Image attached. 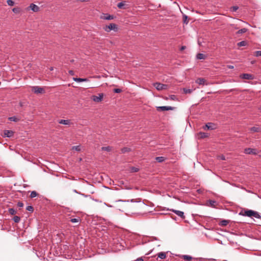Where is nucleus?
I'll list each match as a JSON object with an SVG mask.
<instances>
[{"label": "nucleus", "instance_id": "nucleus-1", "mask_svg": "<svg viewBox=\"0 0 261 261\" xmlns=\"http://www.w3.org/2000/svg\"><path fill=\"white\" fill-rule=\"evenodd\" d=\"M239 215H242L244 216H247V217H249L253 216L256 218H260V215H259V214L257 212H255L253 210H248L245 211L244 213L243 212H241L239 213Z\"/></svg>", "mask_w": 261, "mask_h": 261}, {"label": "nucleus", "instance_id": "nucleus-2", "mask_svg": "<svg viewBox=\"0 0 261 261\" xmlns=\"http://www.w3.org/2000/svg\"><path fill=\"white\" fill-rule=\"evenodd\" d=\"M153 86L156 89L159 91L167 89L168 87L167 85L161 84L160 83H155L153 84Z\"/></svg>", "mask_w": 261, "mask_h": 261}, {"label": "nucleus", "instance_id": "nucleus-3", "mask_svg": "<svg viewBox=\"0 0 261 261\" xmlns=\"http://www.w3.org/2000/svg\"><path fill=\"white\" fill-rule=\"evenodd\" d=\"M103 97V93H99L98 96L93 95L91 97L92 100L96 102H100L102 101Z\"/></svg>", "mask_w": 261, "mask_h": 261}, {"label": "nucleus", "instance_id": "nucleus-4", "mask_svg": "<svg viewBox=\"0 0 261 261\" xmlns=\"http://www.w3.org/2000/svg\"><path fill=\"white\" fill-rule=\"evenodd\" d=\"M244 153L247 154H254L256 155L257 153V151L256 149L251 148H246L244 149Z\"/></svg>", "mask_w": 261, "mask_h": 261}, {"label": "nucleus", "instance_id": "nucleus-5", "mask_svg": "<svg viewBox=\"0 0 261 261\" xmlns=\"http://www.w3.org/2000/svg\"><path fill=\"white\" fill-rule=\"evenodd\" d=\"M32 91L36 94L42 93L44 92V89L39 86H34L32 87Z\"/></svg>", "mask_w": 261, "mask_h": 261}, {"label": "nucleus", "instance_id": "nucleus-6", "mask_svg": "<svg viewBox=\"0 0 261 261\" xmlns=\"http://www.w3.org/2000/svg\"><path fill=\"white\" fill-rule=\"evenodd\" d=\"M174 109V107L170 106H161L157 107V110L158 111H169V110H173Z\"/></svg>", "mask_w": 261, "mask_h": 261}, {"label": "nucleus", "instance_id": "nucleus-7", "mask_svg": "<svg viewBox=\"0 0 261 261\" xmlns=\"http://www.w3.org/2000/svg\"><path fill=\"white\" fill-rule=\"evenodd\" d=\"M241 78L246 80H252L253 75L248 73H243L240 75Z\"/></svg>", "mask_w": 261, "mask_h": 261}, {"label": "nucleus", "instance_id": "nucleus-8", "mask_svg": "<svg viewBox=\"0 0 261 261\" xmlns=\"http://www.w3.org/2000/svg\"><path fill=\"white\" fill-rule=\"evenodd\" d=\"M14 134V132L12 130H5L4 132V137H11L13 136Z\"/></svg>", "mask_w": 261, "mask_h": 261}, {"label": "nucleus", "instance_id": "nucleus-9", "mask_svg": "<svg viewBox=\"0 0 261 261\" xmlns=\"http://www.w3.org/2000/svg\"><path fill=\"white\" fill-rule=\"evenodd\" d=\"M28 9H31L33 12H37L39 10V7L34 4H31Z\"/></svg>", "mask_w": 261, "mask_h": 261}, {"label": "nucleus", "instance_id": "nucleus-10", "mask_svg": "<svg viewBox=\"0 0 261 261\" xmlns=\"http://www.w3.org/2000/svg\"><path fill=\"white\" fill-rule=\"evenodd\" d=\"M116 28V25L114 23H110L109 25H107L105 28V31L107 32H110L112 30H114Z\"/></svg>", "mask_w": 261, "mask_h": 261}, {"label": "nucleus", "instance_id": "nucleus-11", "mask_svg": "<svg viewBox=\"0 0 261 261\" xmlns=\"http://www.w3.org/2000/svg\"><path fill=\"white\" fill-rule=\"evenodd\" d=\"M172 211L180 218L182 219L185 218V217L184 215V213L183 212L175 210H172Z\"/></svg>", "mask_w": 261, "mask_h": 261}, {"label": "nucleus", "instance_id": "nucleus-12", "mask_svg": "<svg viewBox=\"0 0 261 261\" xmlns=\"http://www.w3.org/2000/svg\"><path fill=\"white\" fill-rule=\"evenodd\" d=\"M59 123L62 124L64 125H70L71 124L70 120H64L61 119L58 121Z\"/></svg>", "mask_w": 261, "mask_h": 261}, {"label": "nucleus", "instance_id": "nucleus-13", "mask_svg": "<svg viewBox=\"0 0 261 261\" xmlns=\"http://www.w3.org/2000/svg\"><path fill=\"white\" fill-rule=\"evenodd\" d=\"M196 83L199 84V85H204L205 84V80L203 78H198L197 79L196 81Z\"/></svg>", "mask_w": 261, "mask_h": 261}, {"label": "nucleus", "instance_id": "nucleus-14", "mask_svg": "<svg viewBox=\"0 0 261 261\" xmlns=\"http://www.w3.org/2000/svg\"><path fill=\"white\" fill-rule=\"evenodd\" d=\"M73 80L74 81L77 82H87L89 81L88 79H86V78L82 79V78L73 77Z\"/></svg>", "mask_w": 261, "mask_h": 261}, {"label": "nucleus", "instance_id": "nucleus-15", "mask_svg": "<svg viewBox=\"0 0 261 261\" xmlns=\"http://www.w3.org/2000/svg\"><path fill=\"white\" fill-rule=\"evenodd\" d=\"M203 128L205 129L207 128V129H211L212 130L214 129V127H213V124L211 123H208L205 124V125L203 127Z\"/></svg>", "mask_w": 261, "mask_h": 261}, {"label": "nucleus", "instance_id": "nucleus-16", "mask_svg": "<svg viewBox=\"0 0 261 261\" xmlns=\"http://www.w3.org/2000/svg\"><path fill=\"white\" fill-rule=\"evenodd\" d=\"M158 257L161 259H165L166 257V254L164 252H161L157 254Z\"/></svg>", "mask_w": 261, "mask_h": 261}, {"label": "nucleus", "instance_id": "nucleus-17", "mask_svg": "<svg viewBox=\"0 0 261 261\" xmlns=\"http://www.w3.org/2000/svg\"><path fill=\"white\" fill-rule=\"evenodd\" d=\"M180 257L185 260H191L192 259L191 256L188 255H182Z\"/></svg>", "mask_w": 261, "mask_h": 261}, {"label": "nucleus", "instance_id": "nucleus-18", "mask_svg": "<svg viewBox=\"0 0 261 261\" xmlns=\"http://www.w3.org/2000/svg\"><path fill=\"white\" fill-rule=\"evenodd\" d=\"M229 223L228 220H223L219 222V225L224 226H226Z\"/></svg>", "mask_w": 261, "mask_h": 261}, {"label": "nucleus", "instance_id": "nucleus-19", "mask_svg": "<svg viewBox=\"0 0 261 261\" xmlns=\"http://www.w3.org/2000/svg\"><path fill=\"white\" fill-rule=\"evenodd\" d=\"M197 58L199 60L205 59L206 56L203 54L199 53L197 55Z\"/></svg>", "mask_w": 261, "mask_h": 261}, {"label": "nucleus", "instance_id": "nucleus-20", "mask_svg": "<svg viewBox=\"0 0 261 261\" xmlns=\"http://www.w3.org/2000/svg\"><path fill=\"white\" fill-rule=\"evenodd\" d=\"M165 158L163 156H158L155 158V160L159 163H162L164 162Z\"/></svg>", "mask_w": 261, "mask_h": 261}, {"label": "nucleus", "instance_id": "nucleus-21", "mask_svg": "<svg viewBox=\"0 0 261 261\" xmlns=\"http://www.w3.org/2000/svg\"><path fill=\"white\" fill-rule=\"evenodd\" d=\"M8 212L12 215H15L16 213V211L13 208H9Z\"/></svg>", "mask_w": 261, "mask_h": 261}, {"label": "nucleus", "instance_id": "nucleus-22", "mask_svg": "<svg viewBox=\"0 0 261 261\" xmlns=\"http://www.w3.org/2000/svg\"><path fill=\"white\" fill-rule=\"evenodd\" d=\"M184 92L185 94H190L192 92L193 90L190 89L184 88L183 89Z\"/></svg>", "mask_w": 261, "mask_h": 261}, {"label": "nucleus", "instance_id": "nucleus-23", "mask_svg": "<svg viewBox=\"0 0 261 261\" xmlns=\"http://www.w3.org/2000/svg\"><path fill=\"white\" fill-rule=\"evenodd\" d=\"M247 31V29H246V28H243V29H242L239 30L238 31L237 34H240L245 33H246Z\"/></svg>", "mask_w": 261, "mask_h": 261}, {"label": "nucleus", "instance_id": "nucleus-24", "mask_svg": "<svg viewBox=\"0 0 261 261\" xmlns=\"http://www.w3.org/2000/svg\"><path fill=\"white\" fill-rule=\"evenodd\" d=\"M199 134L200 138H206L208 136V135L207 133H203V132H200Z\"/></svg>", "mask_w": 261, "mask_h": 261}, {"label": "nucleus", "instance_id": "nucleus-25", "mask_svg": "<svg viewBox=\"0 0 261 261\" xmlns=\"http://www.w3.org/2000/svg\"><path fill=\"white\" fill-rule=\"evenodd\" d=\"M260 128L258 127H252L250 128V130L253 132H258Z\"/></svg>", "mask_w": 261, "mask_h": 261}, {"label": "nucleus", "instance_id": "nucleus-26", "mask_svg": "<svg viewBox=\"0 0 261 261\" xmlns=\"http://www.w3.org/2000/svg\"><path fill=\"white\" fill-rule=\"evenodd\" d=\"M124 5H125V3L123 2H120V3L118 4L117 7L119 9H123V8H124Z\"/></svg>", "mask_w": 261, "mask_h": 261}, {"label": "nucleus", "instance_id": "nucleus-27", "mask_svg": "<svg viewBox=\"0 0 261 261\" xmlns=\"http://www.w3.org/2000/svg\"><path fill=\"white\" fill-rule=\"evenodd\" d=\"M37 195H38V194L36 191H32L31 193V194H30V197L32 198H34V197H36L37 196Z\"/></svg>", "mask_w": 261, "mask_h": 261}, {"label": "nucleus", "instance_id": "nucleus-28", "mask_svg": "<svg viewBox=\"0 0 261 261\" xmlns=\"http://www.w3.org/2000/svg\"><path fill=\"white\" fill-rule=\"evenodd\" d=\"M13 220L15 223H18L20 221V218L17 216H15L13 217Z\"/></svg>", "mask_w": 261, "mask_h": 261}, {"label": "nucleus", "instance_id": "nucleus-29", "mask_svg": "<svg viewBox=\"0 0 261 261\" xmlns=\"http://www.w3.org/2000/svg\"><path fill=\"white\" fill-rule=\"evenodd\" d=\"M247 44V42L245 41H241L239 43H238V46H245Z\"/></svg>", "mask_w": 261, "mask_h": 261}, {"label": "nucleus", "instance_id": "nucleus-30", "mask_svg": "<svg viewBox=\"0 0 261 261\" xmlns=\"http://www.w3.org/2000/svg\"><path fill=\"white\" fill-rule=\"evenodd\" d=\"M72 150H75L76 151H79L81 150V146L77 145V146H74L72 147Z\"/></svg>", "mask_w": 261, "mask_h": 261}, {"label": "nucleus", "instance_id": "nucleus-31", "mask_svg": "<svg viewBox=\"0 0 261 261\" xmlns=\"http://www.w3.org/2000/svg\"><path fill=\"white\" fill-rule=\"evenodd\" d=\"M101 150L107 151H110L111 150V147L110 146L102 147L101 148Z\"/></svg>", "mask_w": 261, "mask_h": 261}, {"label": "nucleus", "instance_id": "nucleus-32", "mask_svg": "<svg viewBox=\"0 0 261 261\" xmlns=\"http://www.w3.org/2000/svg\"><path fill=\"white\" fill-rule=\"evenodd\" d=\"M169 99H171V100H177V97L174 95H171L169 96ZM166 99H168V98H166Z\"/></svg>", "mask_w": 261, "mask_h": 261}, {"label": "nucleus", "instance_id": "nucleus-33", "mask_svg": "<svg viewBox=\"0 0 261 261\" xmlns=\"http://www.w3.org/2000/svg\"><path fill=\"white\" fill-rule=\"evenodd\" d=\"M102 18L106 20H111L113 18V17L112 15H108L106 16H104Z\"/></svg>", "mask_w": 261, "mask_h": 261}, {"label": "nucleus", "instance_id": "nucleus-34", "mask_svg": "<svg viewBox=\"0 0 261 261\" xmlns=\"http://www.w3.org/2000/svg\"><path fill=\"white\" fill-rule=\"evenodd\" d=\"M12 11L15 13H18L20 12V9L19 8H14Z\"/></svg>", "mask_w": 261, "mask_h": 261}, {"label": "nucleus", "instance_id": "nucleus-35", "mask_svg": "<svg viewBox=\"0 0 261 261\" xmlns=\"http://www.w3.org/2000/svg\"><path fill=\"white\" fill-rule=\"evenodd\" d=\"M7 3L10 6H12L14 5V2L12 0H7Z\"/></svg>", "mask_w": 261, "mask_h": 261}, {"label": "nucleus", "instance_id": "nucleus-36", "mask_svg": "<svg viewBox=\"0 0 261 261\" xmlns=\"http://www.w3.org/2000/svg\"><path fill=\"white\" fill-rule=\"evenodd\" d=\"M9 119L11 121L16 122L18 120V118L15 116L11 117L9 118Z\"/></svg>", "mask_w": 261, "mask_h": 261}, {"label": "nucleus", "instance_id": "nucleus-37", "mask_svg": "<svg viewBox=\"0 0 261 261\" xmlns=\"http://www.w3.org/2000/svg\"><path fill=\"white\" fill-rule=\"evenodd\" d=\"M79 218H72L71 219L70 221L72 223H77L79 222Z\"/></svg>", "mask_w": 261, "mask_h": 261}, {"label": "nucleus", "instance_id": "nucleus-38", "mask_svg": "<svg viewBox=\"0 0 261 261\" xmlns=\"http://www.w3.org/2000/svg\"><path fill=\"white\" fill-rule=\"evenodd\" d=\"M183 18H184V22L187 24L188 23V21H187L188 16L186 15H183Z\"/></svg>", "mask_w": 261, "mask_h": 261}, {"label": "nucleus", "instance_id": "nucleus-39", "mask_svg": "<svg viewBox=\"0 0 261 261\" xmlns=\"http://www.w3.org/2000/svg\"><path fill=\"white\" fill-rule=\"evenodd\" d=\"M26 210L28 211L33 212L34 209L32 206L29 205L27 207Z\"/></svg>", "mask_w": 261, "mask_h": 261}, {"label": "nucleus", "instance_id": "nucleus-40", "mask_svg": "<svg viewBox=\"0 0 261 261\" xmlns=\"http://www.w3.org/2000/svg\"><path fill=\"white\" fill-rule=\"evenodd\" d=\"M121 151H122V152L123 153H125L126 152L129 151V148H126V147H124V148L122 149Z\"/></svg>", "mask_w": 261, "mask_h": 261}, {"label": "nucleus", "instance_id": "nucleus-41", "mask_svg": "<svg viewBox=\"0 0 261 261\" xmlns=\"http://www.w3.org/2000/svg\"><path fill=\"white\" fill-rule=\"evenodd\" d=\"M255 56L256 57L261 56V51H256L255 52Z\"/></svg>", "mask_w": 261, "mask_h": 261}, {"label": "nucleus", "instance_id": "nucleus-42", "mask_svg": "<svg viewBox=\"0 0 261 261\" xmlns=\"http://www.w3.org/2000/svg\"><path fill=\"white\" fill-rule=\"evenodd\" d=\"M231 9L232 11L236 12L238 9V7L233 6Z\"/></svg>", "mask_w": 261, "mask_h": 261}, {"label": "nucleus", "instance_id": "nucleus-43", "mask_svg": "<svg viewBox=\"0 0 261 261\" xmlns=\"http://www.w3.org/2000/svg\"><path fill=\"white\" fill-rule=\"evenodd\" d=\"M121 91H122V90H121V89H118V88H117V89H115L114 90V92H115V93H120V92H121Z\"/></svg>", "mask_w": 261, "mask_h": 261}, {"label": "nucleus", "instance_id": "nucleus-44", "mask_svg": "<svg viewBox=\"0 0 261 261\" xmlns=\"http://www.w3.org/2000/svg\"><path fill=\"white\" fill-rule=\"evenodd\" d=\"M17 206L19 207H22L23 206V203L22 202H19L17 203Z\"/></svg>", "mask_w": 261, "mask_h": 261}, {"label": "nucleus", "instance_id": "nucleus-45", "mask_svg": "<svg viewBox=\"0 0 261 261\" xmlns=\"http://www.w3.org/2000/svg\"><path fill=\"white\" fill-rule=\"evenodd\" d=\"M210 203L211 205L214 206L215 205V204L216 203V201L214 200H210Z\"/></svg>", "mask_w": 261, "mask_h": 261}, {"label": "nucleus", "instance_id": "nucleus-46", "mask_svg": "<svg viewBox=\"0 0 261 261\" xmlns=\"http://www.w3.org/2000/svg\"><path fill=\"white\" fill-rule=\"evenodd\" d=\"M219 159L220 160H225V156L223 155H220L219 156Z\"/></svg>", "mask_w": 261, "mask_h": 261}, {"label": "nucleus", "instance_id": "nucleus-47", "mask_svg": "<svg viewBox=\"0 0 261 261\" xmlns=\"http://www.w3.org/2000/svg\"><path fill=\"white\" fill-rule=\"evenodd\" d=\"M132 171L133 172H138V169L137 168H132Z\"/></svg>", "mask_w": 261, "mask_h": 261}, {"label": "nucleus", "instance_id": "nucleus-48", "mask_svg": "<svg viewBox=\"0 0 261 261\" xmlns=\"http://www.w3.org/2000/svg\"><path fill=\"white\" fill-rule=\"evenodd\" d=\"M69 73L70 74V75H73L74 74V71H72V70H69Z\"/></svg>", "mask_w": 261, "mask_h": 261}, {"label": "nucleus", "instance_id": "nucleus-49", "mask_svg": "<svg viewBox=\"0 0 261 261\" xmlns=\"http://www.w3.org/2000/svg\"><path fill=\"white\" fill-rule=\"evenodd\" d=\"M137 261H143V259L142 257H139V258H137Z\"/></svg>", "mask_w": 261, "mask_h": 261}, {"label": "nucleus", "instance_id": "nucleus-50", "mask_svg": "<svg viewBox=\"0 0 261 261\" xmlns=\"http://www.w3.org/2000/svg\"><path fill=\"white\" fill-rule=\"evenodd\" d=\"M185 48H186V46H181V48H180V50H184Z\"/></svg>", "mask_w": 261, "mask_h": 261}, {"label": "nucleus", "instance_id": "nucleus-51", "mask_svg": "<svg viewBox=\"0 0 261 261\" xmlns=\"http://www.w3.org/2000/svg\"><path fill=\"white\" fill-rule=\"evenodd\" d=\"M229 68L230 69H232V68H233V66H229Z\"/></svg>", "mask_w": 261, "mask_h": 261}, {"label": "nucleus", "instance_id": "nucleus-52", "mask_svg": "<svg viewBox=\"0 0 261 261\" xmlns=\"http://www.w3.org/2000/svg\"><path fill=\"white\" fill-rule=\"evenodd\" d=\"M54 70V68H53V67H51L50 68V71H52V70Z\"/></svg>", "mask_w": 261, "mask_h": 261}, {"label": "nucleus", "instance_id": "nucleus-53", "mask_svg": "<svg viewBox=\"0 0 261 261\" xmlns=\"http://www.w3.org/2000/svg\"><path fill=\"white\" fill-rule=\"evenodd\" d=\"M259 109H260V110L261 111V108H260Z\"/></svg>", "mask_w": 261, "mask_h": 261}]
</instances>
